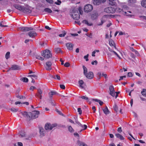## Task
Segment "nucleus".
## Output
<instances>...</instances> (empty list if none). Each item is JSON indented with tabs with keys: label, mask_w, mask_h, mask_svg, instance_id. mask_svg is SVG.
Masks as SVG:
<instances>
[{
	"label": "nucleus",
	"mask_w": 146,
	"mask_h": 146,
	"mask_svg": "<svg viewBox=\"0 0 146 146\" xmlns=\"http://www.w3.org/2000/svg\"><path fill=\"white\" fill-rule=\"evenodd\" d=\"M104 11L106 12L109 13H113L115 12V9L112 7H109L106 8L104 9Z\"/></svg>",
	"instance_id": "6e6552de"
},
{
	"label": "nucleus",
	"mask_w": 146,
	"mask_h": 146,
	"mask_svg": "<svg viewBox=\"0 0 146 146\" xmlns=\"http://www.w3.org/2000/svg\"><path fill=\"white\" fill-rule=\"evenodd\" d=\"M121 9L119 7H117L115 9V12L117 13H122L124 15L132 17L133 16L132 14H129L127 13V12L124 11V10H127L128 9V7L126 5H121Z\"/></svg>",
	"instance_id": "f03ea898"
},
{
	"label": "nucleus",
	"mask_w": 146,
	"mask_h": 146,
	"mask_svg": "<svg viewBox=\"0 0 146 146\" xmlns=\"http://www.w3.org/2000/svg\"><path fill=\"white\" fill-rule=\"evenodd\" d=\"M113 52L114 54H115L117 56L118 58L119 59H121V57L118 55V54L115 51H113Z\"/></svg>",
	"instance_id": "603ef678"
},
{
	"label": "nucleus",
	"mask_w": 146,
	"mask_h": 146,
	"mask_svg": "<svg viewBox=\"0 0 146 146\" xmlns=\"http://www.w3.org/2000/svg\"><path fill=\"white\" fill-rule=\"evenodd\" d=\"M114 110L115 111L117 112L118 111V108L117 106L115 104L113 107Z\"/></svg>",
	"instance_id": "37998d69"
},
{
	"label": "nucleus",
	"mask_w": 146,
	"mask_h": 146,
	"mask_svg": "<svg viewBox=\"0 0 146 146\" xmlns=\"http://www.w3.org/2000/svg\"><path fill=\"white\" fill-rule=\"evenodd\" d=\"M141 5L145 8H146V0H144L141 2Z\"/></svg>",
	"instance_id": "bb28decb"
},
{
	"label": "nucleus",
	"mask_w": 146,
	"mask_h": 146,
	"mask_svg": "<svg viewBox=\"0 0 146 146\" xmlns=\"http://www.w3.org/2000/svg\"><path fill=\"white\" fill-rule=\"evenodd\" d=\"M61 3V2L59 0H58L57 1V2H55L54 3L57 5H60Z\"/></svg>",
	"instance_id": "3c124183"
},
{
	"label": "nucleus",
	"mask_w": 146,
	"mask_h": 146,
	"mask_svg": "<svg viewBox=\"0 0 146 146\" xmlns=\"http://www.w3.org/2000/svg\"><path fill=\"white\" fill-rule=\"evenodd\" d=\"M81 98L82 99H84L86 100H88V97L86 96H81Z\"/></svg>",
	"instance_id": "a18cd8bd"
},
{
	"label": "nucleus",
	"mask_w": 146,
	"mask_h": 146,
	"mask_svg": "<svg viewBox=\"0 0 146 146\" xmlns=\"http://www.w3.org/2000/svg\"><path fill=\"white\" fill-rule=\"evenodd\" d=\"M10 52H7L5 55V57L6 59H8L10 57Z\"/></svg>",
	"instance_id": "e433bc0d"
},
{
	"label": "nucleus",
	"mask_w": 146,
	"mask_h": 146,
	"mask_svg": "<svg viewBox=\"0 0 146 146\" xmlns=\"http://www.w3.org/2000/svg\"><path fill=\"white\" fill-rule=\"evenodd\" d=\"M136 0H128L129 3H136Z\"/></svg>",
	"instance_id": "de8ad7c7"
},
{
	"label": "nucleus",
	"mask_w": 146,
	"mask_h": 146,
	"mask_svg": "<svg viewBox=\"0 0 146 146\" xmlns=\"http://www.w3.org/2000/svg\"><path fill=\"white\" fill-rule=\"evenodd\" d=\"M130 56L131 58H135V55L132 53H130Z\"/></svg>",
	"instance_id": "69168bd1"
},
{
	"label": "nucleus",
	"mask_w": 146,
	"mask_h": 146,
	"mask_svg": "<svg viewBox=\"0 0 146 146\" xmlns=\"http://www.w3.org/2000/svg\"><path fill=\"white\" fill-rule=\"evenodd\" d=\"M82 22V23L85 24L88 26H90L93 25L91 23H89L88 20H83Z\"/></svg>",
	"instance_id": "f3484780"
},
{
	"label": "nucleus",
	"mask_w": 146,
	"mask_h": 146,
	"mask_svg": "<svg viewBox=\"0 0 146 146\" xmlns=\"http://www.w3.org/2000/svg\"><path fill=\"white\" fill-rule=\"evenodd\" d=\"M19 30L22 31H32L33 29L32 27H20L19 28Z\"/></svg>",
	"instance_id": "1a4fd4ad"
},
{
	"label": "nucleus",
	"mask_w": 146,
	"mask_h": 146,
	"mask_svg": "<svg viewBox=\"0 0 146 146\" xmlns=\"http://www.w3.org/2000/svg\"><path fill=\"white\" fill-rule=\"evenodd\" d=\"M52 62L50 61H47L46 63L45 69L46 70H50L52 69Z\"/></svg>",
	"instance_id": "9d476101"
},
{
	"label": "nucleus",
	"mask_w": 146,
	"mask_h": 146,
	"mask_svg": "<svg viewBox=\"0 0 146 146\" xmlns=\"http://www.w3.org/2000/svg\"><path fill=\"white\" fill-rule=\"evenodd\" d=\"M3 22H1L0 23V26L2 27H8L7 25H4L2 24L3 23Z\"/></svg>",
	"instance_id": "4d7b16f0"
},
{
	"label": "nucleus",
	"mask_w": 146,
	"mask_h": 146,
	"mask_svg": "<svg viewBox=\"0 0 146 146\" xmlns=\"http://www.w3.org/2000/svg\"><path fill=\"white\" fill-rule=\"evenodd\" d=\"M39 113L38 111H33L31 112H21V114L27 120H30L31 118L35 119L38 117Z\"/></svg>",
	"instance_id": "f257e3e1"
},
{
	"label": "nucleus",
	"mask_w": 146,
	"mask_h": 146,
	"mask_svg": "<svg viewBox=\"0 0 146 146\" xmlns=\"http://www.w3.org/2000/svg\"><path fill=\"white\" fill-rule=\"evenodd\" d=\"M78 111L79 114L81 115L82 113V111L80 108H78Z\"/></svg>",
	"instance_id": "052dcab7"
},
{
	"label": "nucleus",
	"mask_w": 146,
	"mask_h": 146,
	"mask_svg": "<svg viewBox=\"0 0 146 146\" xmlns=\"http://www.w3.org/2000/svg\"><path fill=\"white\" fill-rule=\"evenodd\" d=\"M11 111L13 112H16L18 111V109L14 108H12L11 109Z\"/></svg>",
	"instance_id": "09e8293b"
},
{
	"label": "nucleus",
	"mask_w": 146,
	"mask_h": 146,
	"mask_svg": "<svg viewBox=\"0 0 146 146\" xmlns=\"http://www.w3.org/2000/svg\"><path fill=\"white\" fill-rule=\"evenodd\" d=\"M36 58L38 59L43 60H44V58L41 57L39 55H37L36 56Z\"/></svg>",
	"instance_id": "f704fd0d"
},
{
	"label": "nucleus",
	"mask_w": 146,
	"mask_h": 146,
	"mask_svg": "<svg viewBox=\"0 0 146 146\" xmlns=\"http://www.w3.org/2000/svg\"><path fill=\"white\" fill-rule=\"evenodd\" d=\"M73 14L72 16L74 19L78 20L80 18V15L79 13L81 15L82 14L83 11L81 9L80 7H79L78 9H74L73 10Z\"/></svg>",
	"instance_id": "20e7f679"
},
{
	"label": "nucleus",
	"mask_w": 146,
	"mask_h": 146,
	"mask_svg": "<svg viewBox=\"0 0 146 146\" xmlns=\"http://www.w3.org/2000/svg\"><path fill=\"white\" fill-rule=\"evenodd\" d=\"M97 75H98V77L99 79H100L101 77L102 76V74L100 72H98L97 73Z\"/></svg>",
	"instance_id": "49530a36"
},
{
	"label": "nucleus",
	"mask_w": 146,
	"mask_h": 146,
	"mask_svg": "<svg viewBox=\"0 0 146 146\" xmlns=\"http://www.w3.org/2000/svg\"><path fill=\"white\" fill-rule=\"evenodd\" d=\"M57 126L56 124H50L49 123H47L45 126V129L48 131L52 130L54 127Z\"/></svg>",
	"instance_id": "423d86ee"
},
{
	"label": "nucleus",
	"mask_w": 146,
	"mask_h": 146,
	"mask_svg": "<svg viewBox=\"0 0 146 146\" xmlns=\"http://www.w3.org/2000/svg\"><path fill=\"white\" fill-rule=\"evenodd\" d=\"M60 88L62 89H64L65 88V86L64 85L60 84Z\"/></svg>",
	"instance_id": "0e129e2a"
},
{
	"label": "nucleus",
	"mask_w": 146,
	"mask_h": 146,
	"mask_svg": "<svg viewBox=\"0 0 146 146\" xmlns=\"http://www.w3.org/2000/svg\"><path fill=\"white\" fill-rule=\"evenodd\" d=\"M127 76L129 77H131L133 76V74L131 72H129L128 73Z\"/></svg>",
	"instance_id": "e2e57ef3"
},
{
	"label": "nucleus",
	"mask_w": 146,
	"mask_h": 146,
	"mask_svg": "<svg viewBox=\"0 0 146 146\" xmlns=\"http://www.w3.org/2000/svg\"><path fill=\"white\" fill-rule=\"evenodd\" d=\"M28 35L30 37L35 38L37 36L36 32L34 31H30L28 33Z\"/></svg>",
	"instance_id": "ddd939ff"
},
{
	"label": "nucleus",
	"mask_w": 146,
	"mask_h": 146,
	"mask_svg": "<svg viewBox=\"0 0 146 146\" xmlns=\"http://www.w3.org/2000/svg\"><path fill=\"white\" fill-rule=\"evenodd\" d=\"M104 17H103L102 18V19H101V23H98V26L102 25L105 22V20H103V19Z\"/></svg>",
	"instance_id": "4c0bfd02"
},
{
	"label": "nucleus",
	"mask_w": 146,
	"mask_h": 146,
	"mask_svg": "<svg viewBox=\"0 0 146 146\" xmlns=\"http://www.w3.org/2000/svg\"><path fill=\"white\" fill-rule=\"evenodd\" d=\"M120 92H110V94L112 96H115V98H116L118 96V94H119Z\"/></svg>",
	"instance_id": "dca6fc26"
},
{
	"label": "nucleus",
	"mask_w": 146,
	"mask_h": 146,
	"mask_svg": "<svg viewBox=\"0 0 146 146\" xmlns=\"http://www.w3.org/2000/svg\"><path fill=\"white\" fill-rule=\"evenodd\" d=\"M83 68L84 70V74L85 76V75L87 73V69L84 66H83Z\"/></svg>",
	"instance_id": "c85d7f7f"
},
{
	"label": "nucleus",
	"mask_w": 146,
	"mask_h": 146,
	"mask_svg": "<svg viewBox=\"0 0 146 146\" xmlns=\"http://www.w3.org/2000/svg\"><path fill=\"white\" fill-rule=\"evenodd\" d=\"M70 64L68 62L65 63L64 64V66L65 67H68L70 66Z\"/></svg>",
	"instance_id": "13d9d810"
},
{
	"label": "nucleus",
	"mask_w": 146,
	"mask_h": 146,
	"mask_svg": "<svg viewBox=\"0 0 146 146\" xmlns=\"http://www.w3.org/2000/svg\"><path fill=\"white\" fill-rule=\"evenodd\" d=\"M36 88L35 87L32 86L30 88V90L31 91H33L36 89Z\"/></svg>",
	"instance_id": "5fc2aeb1"
},
{
	"label": "nucleus",
	"mask_w": 146,
	"mask_h": 146,
	"mask_svg": "<svg viewBox=\"0 0 146 146\" xmlns=\"http://www.w3.org/2000/svg\"><path fill=\"white\" fill-rule=\"evenodd\" d=\"M115 136L117 138L119 139L120 140H123L124 139L123 137L119 133L115 134Z\"/></svg>",
	"instance_id": "412c9836"
},
{
	"label": "nucleus",
	"mask_w": 146,
	"mask_h": 146,
	"mask_svg": "<svg viewBox=\"0 0 146 146\" xmlns=\"http://www.w3.org/2000/svg\"><path fill=\"white\" fill-rule=\"evenodd\" d=\"M94 63H95V64L96 65L98 63V62L97 60H94L92 62L91 64L92 65H94Z\"/></svg>",
	"instance_id": "680f3d73"
},
{
	"label": "nucleus",
	"mask_w": 146,
	"mask_h": 146,
	"mask_svg": "<svg viewBox=\"0 0 146 146\" xmlns=\"http://www.w3.org/2000/svg\"><path fill=\"white\" fill-rule=\"evenodd\" d=\"M117 131L119 133H121L122 131L121 127H119L117 129Z\"/></svg>",
	"instance_id": "774afa93"
},
{
	"label": "nucleus",
	"mask_w": 146,
	"mask_h": 146,
	"mask_svg": "<svg viewBox=\"0 0 146 146\" xmlns=\"http://www.w3.org/2000/svg\"><path fill=\"white\" fill-rule=\"evenodd\" d=\"M86 35L90 38H93L92 34V33H90V34L88 35V34H86Z\"/></svg>",
	"instance_id": "338daca9"
},
{
	"label": "nucleus",
	"mask_w": 146,
	"mask_h": 146,
	"mask_svg": "<svg viewBox=\"0 0 146 146\" xmlns=\"http://www.w3.org/2000/svg\"><path fill=\"white\" fill-rule=\"evenodd\" d=\"M22 80L24 82H28V79L27 78H23L22 79Z\"/></svg>",
	"instance_id": "ea45409f"
},
{
	"label": "nucleus",
	"mask_w": 146,
	"mask_h": 146,
	"mask_svg": "<svg viewBox=\"0 0 146 146\" xmlns=\"http://www.w3.org/2000/svg\"><path fill=\"white\" fill-rule=\"evenodd\" d=\"M55 52L56 53H59L61 51V49L59 48H56L54 49Z\"/></svg>",
	"instance_id": "7c9ffc66"
},
{
	"label": "nucleus",
	"mask_w": 146,
	"mask_h": 146,
	"mask_svg": "<svg viewBox=\"0 0 146 146\" xmlns=\"http://www.w3.org/2000/svg\"><path fill=\"white\" fill-rule=\"evenodd\" d=\"M40 133V135L43 136L44 134V129L42 127H40L39 128Z\"/></svg>",
	"instance_id": "5701e85b"
},
{
	"label": "nucleus",
	"mask_w": 146,
	"mask_h": 146,
	"mask_svg": "<svg viewBox=\"0 0 146 146\" xmlns=\"http://www.w3.org/2000/svg\"><path fill=\"white\" fill-rule=\"evenodd\" d=\"M86 77L89 79H92L94 78L93 73L92 72H89L87 73L85 75Z\"/></svg>",
	"instance_id": "f8f14e48"
},
{
	"label": "nucleus",
	"mask_w": 146,
	"mask_h": 146,
	"mask_svg": "<svg viewBox=\"0 0 146 146\" xmlns=\"http://www.w3.org/2000/svg\"><path fill=\"white\" fill-rule=\"evenodd\" d=\"M75 123L81 127H83V125H82L77 120H76Z\"/></svg>",
	"instance_id": "79ce46f5"
},
{
	"label": "nucleus",
	"mask_w": 146,
	"mask_h": 146,
	"mask_svg": "<svg viewBox=\"0 0 146 146\" xmlns=\"http://www.w3.org/2000/svg\"><path fill=\"white\" fill-rule=\"evenodd\" d=\"M102 110L105 114L106 115L109 114L110 112L107 107L106 106L105 108L102 109Z\"/></svg>",
	"instance_id": "b1692460"
},
{
	"label": "nucleus",
	"mask_w": 146,
	"mask_h": 146,
	"mask_svg": "<svg viewBox=\"0 0 146 146\" xmlns=\"http://www.w3.org/2000/svg\"><path fill=\"white\" fill-rule=\"evenodd\" d=\"M89 54H88L87 55L85 56H84V59H86V61H87L88 60V57Z\"/></svg>",
	"instance_id": "bf43d9fd"
},
{
	"label": "nucleus",
	"mask_w": 146,
	"mask_h": 146,
	"mask_svg": "<svg viewBox=\"0 0 146 146\" xmlns=\"http://www.w3.org/2000/svg\"><path fill=\"white\" fill-rule=\"evenodd\" d=\"M56 94V93L55 92H49L48 94L50 97H51L52 95Z\"/></svg>",
	"instance_id": "c9c22d12"
},
{
	"label": "nucleus",
	"mask_w": 146,
	"mask_h": 146,
	"mask_svg": "<svg viewBox=\"0 0 146 146\" xmlns=\"http://www.w3.org/2000/svg\"><path fill=\"white\" fill-rule=\"evenodd\" d=\"M68 129L69 131L71 132L74 131V129L71 126H69L68 127Z\"/></svg>",
	"instance_id": "a19ab883"
},
{
	"label": "nucleus",
	"mask_w": 146,
	"mask_h": 146,
	"mask_svg": "<svg viewBox=\"0 0 146 146\" xmlns=\"http://www.w3.org/2000/svg\"><path fill=\"white\" fill-rule=\"evenodd\" d=\"M13 6L17 9L24 13L30 14L32 12V11L29 9L28 7L29 6L28 5H25L26 7L22 6L19 5L17 4L14 5Z\"/></svg>",
	"instance_id": "7ed1b4c3"
},
{
	"label": "nucleus",
	"mask_w": 146,
	"mask_h": 146,
	"mask_svg": "<svg viewBox=\"0 0 146 146\" xmlns=\"http://www.w3.org/2000/svg\"><path fill=\"white\" fill-rule=\"evenodd\" d=\"M38 91H48L49 90L47 88V87L46 86H44V87L42 89H41L40 88H38L37 90Z\"/></svg>",
	"instance_id": "4be33fe9"
},
{
	"label": "nucleus",
	"mask_w": 146,
	"mask_h": 146,
	"mask_svg": "<svg viewBox=\"0 0 146 146\" xmlns=\"http://www.w3.org/2000/svg\"><path fill=\"white\" fill-rule=\"evenodd\" d=\"M42 55L44 57L47 58H51L52 56V54L50 50L47 49L44 50Z\"/></svg>",
	"instance_id": "39448f33"
},
{
	"label": "nucleus",
	"mask_w": 146,
	"mask_h": 146,
	"mask_svg": "<svg viewBox=\"0 0 146 146\" xmlns=\"http://www.w3.org/2000/svg\"><path fill=\"white\" fill-rule=\"evenodd\" d=\"M44 11L48 13H51L52 12V10L49 8H45L44 10Z\"/></svg>",
	"instance_id": "a878e982"
},
{
	"label": "nucleus",
	"mask_w": 146,
	"mask_h": 146,
	"mask_svg": "<svg viewBox=\"0 0 146 146\" xmlns=\"http://www.w3.org/2000/svg\"><path fill=\"white\" fill-rule=\"evenodd\" d=\"M19 69V67L17 65H13L10 68L8 71L10 70H18Z\"/></svg>",
	"instance_id": "2eb2a0df"
},
{
	"label": "nucleus",
	"mask_w": 146,
	"mask_h": 146,
	"mask_svg": "<svg viewBox=\"0 0 146 146\" xmlns=\"http://www.w3.org/2000/svg\"><path fill=\"white\" fill-rule=\"evenodd\" d=\"M106 1V0H93V3L94 5H99L102 3H104Z\"/></svg>",
	"instance_id": "9b49d317"
},
{
	"label": "nucleus",
	"mask_w": 146,
	"mask_h": 146,
	"mask_svg": "<svg viewBox=\"0 0 146 146\" xmlns=\"http://www.w3.org/2000/svg\"><path fill=\"white\" fill-rule=\"evenodd\" d=\"M109 90L110 91H114V88L113 86H110L109 87Z\"/></svg>",
	"instance_id": "c03bdc74"
},
{
	"label": "nucleus",
	"mask_w": 146,
	"mask_h": 146,
	"mask_svg": "<svg viewBox=\"0 0 146 146\" xmlns=\"http://www.w3.org/2000/svg\"><path fill=\"white\" fill-rule=\"evenodd\" d=\"M42 92H38L36 95L40 99H41L42 98Z\"/></svg>",
	"instance_id": "cd10ccee"
},
{
	"label": "nucleus",
	"mask_w": 146,
	"mask_h": 146,
	"mask_svg": "<svg viewBox=\"0 0 146 146\" xmlns=\"http://www.w3.org/2000/svg\"><path fill=\"white\" fill-rule=\"evenodd\" d=\"M93 9V6L91 5L88 4L85 6L84 11L85 12L88 13L91 11Z\"/></svg>",
	"instance_id": "0eeeda50"
},
{
	"label": "nucleus",
	"mask_w": 146,
	"mask_h": 146,
	"mask_svg": "<svg viewBox=\"0 0 146 146\" xmlns=\"http://www.w3.org/2000/svg\"><path fill=\"white\" fill-rule=\"evenodd\" d=\"M46 1L50 3V4H53V3L54 1L53 0H45Z\"/></svg>",
	"instance_id": "6e6d98bb"
},
{
	"label": "nucleus",
	"mask_w": 146,
	"mask_h": 146,
	"mask_svg": "<svg viewBox=\"0 0 146 146\" xmlns=\"http://www.w3.org/2000/svg\"><path fill=\"white\" fill-rule=\"evenodd\" d=\"M50 77L51 78H53L55 79H57L58 80H60V77L58 75H51V76Z\"/></svg>",
	"instance_id": "aec40b11"
},
{
	"label": "nucleus",
	"mask_w": 146,
	"mask_h": 146,
	"mask_svg": "<svg viewBox=\"0 0 146 146\" xmlns=\"http://www.w3.org/2000/svg\"><path fill=\"white\" fill-rule=\"evenodd\" d=\"M17 96L18 98L20 99H23L25 98V96H22L18 95Z\"/></svg>",
	"instance_id": "864d4df0"
},
{
	"label": "nucleus",
	"mask_w": 146,
	"mask_h": 146,
	"mask_svg": "<svg viewBox=\"0 0 146 146\" xmlns=\"http://www.w3.org/2000/svg\"><path fill=\"white\" fill-rule=\"evenodd\" d=\"M73 46V44L71 43H68L66 44V46L67 49L69 50H72Z\"/></svg>",
	"instance_id": "4468645a"
},
{
	"label": "nucleus",
	"mask_w": 146,
	"mask_h": 146,
	"mask_svg": "<svg viewBox=\"0 0 146 146\" xmlns=\"http://www.w3.org/2000/svg\"><path fill=\"white\" fill-rule=\"evenodd\" d=\"M28 77H33L35 79H37V77H38L35 74H33L29 75L28 76Z\"/></svg>",
	"instance_id": "72a5a7b5"
},
{
	"label": "nucleus",
	"mask_w": 146,
	"mask_h": 146,
	"mask_svg": "<svg viewBox=\"0 0 146 146\" xmlns=\"http://www.w3.org/2000/svg\"><path fill=\"white\" fill-rule=\"evenodd\" d=\"M98 16V14L97 13H95L92 14V17L94 18V19L96 18Z\"/></svg>",
	"instance_id": "473e14b6"
},
{
	"label": "nucleus",
	"mask_w": 146,
	"mask_h": 146,
	"mask_svg": "<svg viewBox=\"0 0 146 146\" xmlns=\"http://www.w3.org/2000/svg\"><path fill=\"white\" fill-rule=\"evenodd\" d=\"M63 33L60 34L58 36L60 37H62L65 36V35L66 34V33L64 31H62Z\"/></svg>",
	"instance_id": "c756f323"
},
{
	"label": "nucleus",
	"mask_w": 146,
	"mask_h": 146,
	"mask_svg": "<svg viewBox=\"0 0 146 146\" xmlns=\"http://www.w3.org/2000/svg\"><path fill=\"white\" fill-rule=\"evenodd\" d=\"M20 135L21 137H25V133L23 131H21L20 132Z\"/></svg>",
	"instance_id": "58836bf2"
},
{
	"label": "nucleus",
	"mask_w": 146,
	"mask_h": 146,
	"mask_svg": "<svg viewBox=\"0 0 146 146\" xmlns=\"http://www.w3.org/2000/svg\"><path fill=\"white\" fill-rule=\"evenodd\" d=\"M109 4L111 6H114L116 4L115 0H109Z\"/></svg>",
	"instance_id": "393cba45"
},
{
	"label": "nucleus",
	"mask_w": 146,
	"mask_h": 146,
	"mask_svg": "<svg viewBox=\"0 0 146 146\" xmlns=\"http://www.w3.org/2000/svg\"><path fill=\"white\" fill-rule=\"evenodd\" d=\"M79 83L80 87L82 88H83V86H82V85L84 83L83 81L82 80H81L79 81Z\"/></svg>",
	"instance_id": "2f4dec72"
},
{
	"label": "nucleus",
	"mask_w": 146,
	"mask_h": 146,
	"mask_svg": "<svg viewBox=\"0 0 146 146\" xmlns=\"http://www.w3.org/2000/svg\"><path fill=\"white\" fill-rule=\"evenodd\" d=\"M102 76L104 77L105 79L107 78V74H106L104 72H103L102 73Z\"/></svg>",
	"instance_id": "8fccbe9b"
},
{
	"label": "nucleus",
	"mask_w": 146,
	"mask_h": 146,
	"mask_svg": "<svg viewBox=\"0 0 146 146\" xmlns=\"http://www.w3.org/2000/svg\"><path fill=\"white\" fill-rule=\"evenodd\" d=\"M109 44L110 46H113L114 47L115 49L116 48L115 46V44L113 40L111 39H110L109 40Z\"/></svg>",
	"instance_id": "a211bd4d"
},
{
	"label": "nucleus",
	"mask_w": 146,
	"mask_h": 146,
	"mask_svg": "<svg viewBox=\"0 0 146 146\" xmlns=\"http://www.w3.org/2000/svg\"><path fill=\"white\" fill-rule=\"evenodd\" d=\"M77 143L79 146H88V145L84 142L79 140L77 141Z\"/></svg>",
	"instance_id": "6ab92c4d"
}]
</instances>
